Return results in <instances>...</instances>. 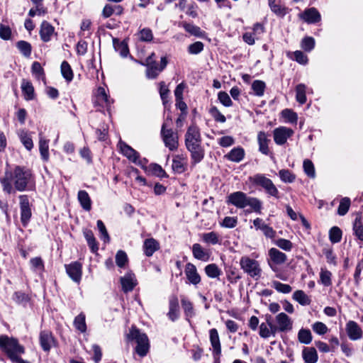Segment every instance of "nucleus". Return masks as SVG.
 <instances>
[{"instance_id": "nucleus-1", "label": "nucleus", "mask_w": 363, "mask_h": 363, "mask_svg": "<svg viewBox=\"0 0 363 363\" xmlns=\"http://www.w3.org/2000/svg\"><path fill=\"white\" fill-rule=\"evenodd\" d=\"M201 143V138L199 128L196 125L189 126L185 135V145L191 152L194 164L200 162L204 156Z\"/></svg>"}, {"instance_id": "nucleus-2", "label": "nucleus", "mask_w": 363, "mask_h": 363, "mask_svg": "<svg viewBox=\"0 0 363 363\" xmlns=\"http://www.w3.org/2000/svg\"><path fill=\"white\" fill-rule=\"evenodd\" d=\"M15 189L18 191H32L35 189V183L31 171L20 166H16L12 174Z\"/></svg>"}, {"instance_id": "nucleus-3", "label": "nucleus", "mask_w": 363, "mask_h": 363, "mask_svg": "<svg viewBox=\"0 0 363 363\" xmlns=\"http://www.w3.org/2000/svg\"><path fill=\"white\" fill-rule=\"evenodd\" d=\"M0 350L6 354L11 362L25 353V347L19 343L18 339L6 335H0Z\"/></svg>"}, {"instance_id": "nucleus-4", "label": "nucleus", "mask_w": 363, "mask_h": 363, "mask_svg": "<svg viewBox=\"0 0 363 363\" xmlns=\"http://www.w3.org/2000/svg\"><path fill=\"white\" fill-rule=\"evenodd\" d=\"M126 337L128 341L134 340L136 342L135 350L140 357H143L147 355L150 350V342L145 333H141L138 328L132 326Z\"/></svg>"}, {"instance_id": "nucleus-5", "label": "nucleus", "mask_w": 363, "mask_h": 363, "mask_svg": "<svg viewBox=\"0 0 363 363\" xmlns=\"http://www.w3.org/2000/svg\"><path fill=\"white\" fill-rule=\"evenodd\" d=\"M240 264L241 269L250 277L257 280L262 274V269L259 262L249 257L244 256L240 259Z\"/></svg>"}, {"instance_id": "nucleus-6", "label": "nucleus", "mask_w": 363, "mask_h": 363, "mask_svg": "<svg viewBox=\"0 0 363 363\" xmlns=\"http://www.w3.org/2000/svg\"><path fill=\"white\" fill-rule=\"evenodd\" d=\"M249 179L253 184L262 186L269 195L279 198V190L272 181L264 174H257Z\"/></svg>"}, {"instance_id": "nucleus-7", "label": "nucleus", "mask_w": 363, "mask_h": 363, "mask_svg": "<svg viewBox=\"0 0 363 363\" xmlns=\"http://www.w3.org/2000/svg\"><path fill=\"white\" fill-rule=\"evenodd\" d=\"M167 122H164L162 126L161 135L162 137L163 142L167 147L169 150L173 151L177 149L178 135L177 133L174 132L172 129H167Z\"/></svg>"}, {"instance_id": "nucleus-8", "label": "nucleus", "mask_w": 363, "mask_h": 363, "mask_svg": "<svg viewBox=\"0 0 363 363\" xmlns=\"http://www.w3.org/2000/svg\"><path fill=\"white\" fill-rule=\"evenodd\" d=\"M18 198L21 209V221L22 225L26 227L28 224L32 216L29 199L27 195H21Z\"/></svg>"}, {"instance_id": "nucleus-9", "label": "nucleus", "mask_w": 363, "mask_h": 363, "mask_svg": "<svg viewBox=\"0 0 363 363\" xmlns=\"http://www.w3.org/2000/svg\"><path fill=\"white\" fill-rule=\"evenodd\" d=\"M118 146L121 152L129 160L134 162L135 164H141V162L139 160V153L136 150H135L133 148H132L122 140L118 142Z\"/></svg>"}, {"instance_id": "nucleus-10", "label": "nucleus", "mask_w": 363, "mask_h": 363, "mask_svg": "<svg viewBox=\"0 0 363 363\" xmlns=\"http://www.w3.org/2000/svg\"><path fill=\"white\" fill-rule=\"evenodd\" d=\"M294 134L292 129L281 126L274 130V140L277 145H284L287 139Z\"/></svg>"}, {"instance_id": "nucleus-11", "label": "nucleus", "mask_w": 363, "mask_h": 363, "mask_svg": "<svg viewBox=\"0 0 363 363\" xmlns=\"http://www.w3.org/2000/svg\"><path fill=\"white\" fill-rule=\"evenodd\" d=\"M248 196L242 191H236L230 194L227 197V203H231L238 208L246 207Z\"/></svg>"}, {"instance_id": "nucleus-12", "label": "nucleus", "mask_w": 363, "mask_h": 363, "mask_svg": "<svg viewBox=\"0 0 363 363\" xmlns=\"http://www.w3.org/2000/svg\"><path fill=\"white\" fill-rule=\"evenodd\" d=\"M82 264L79 262H74L69 264H65L66 272L68 276L77 283H79L82 278Z\"/></svg>"}, {"instance_id": "nucleus-13", "label": "nucleus", "mask_w": 363, "mask_h": 363, "mask_svg": "<svg viewBox=\"0 0 363 363\" xmlns=\"http://www.w3.org/2000/svg\"><path fill=\"white\" fill-rule=\"evenodd\" d=\"M299 18L308 24H313L319 22L321 16L319 11L314 7L304 10L303 13L298 15Z\"/></svg>"}, {"instance_id": "nucleus-14", "label": "nucleus", "mask_w": 363, "mask_h": 363, "mask_svg": "<svg viewBox=\"0 0 363 363\" xmlns=\"http://www.w3.org/2000/svg\"><path fill=\"white\" fill-rule=\"evenodd\" d=\"M167 316L172 322L177 320L179 317V300L176 295H172L169 298V312Z\"/></svg>"}, {"instance_id": "nucleus-15", "label": "nucleus", "mask_w": 363, "mask_h": 363, "mask_svg": "<svg viewBox=\"0 0 363 363\" xmlns=\"http://www.w3.org/2000/svg\"><path fill=\"white\" fill-rule=\"evenodd\" d=\"M120 282L123 292L127 293L133 290L137 285V280L135 274L130 272H127L123 277H121Z\"/></svg>"}, {"instance_id": "nucleus-16", "label": "nucleus", "mask_w": 363, "mask_h": 363, "mask_svg": "<svg viewBox=\"0 0 363 363\" xmlns=\"http://www.w3.org/2000/svg\"><path fill=\"white\" fill-rule=\"evenodd\" d=\"M39 340L40 346L45 352H49L55 343V340L52 333L48 330L40 332Z\"/></svg>"}, {"instance_id": "nucleus-17", "label": "nucleus", "mask_w": 363, "mask_h": 363, "mask_svg": "<svg viewBox=\"0 0 363 363\" xmlns=\"http://www.w3.org/2000/svg\"><path fill=\"white\" fill-rule=\"evenodd\" d=\"M275 319L278 326L279 327V332H288L292 329L293 322L286 313H279L276 316Z\"/></svg>"}, {"instance_id": "nucleus-18", "label": "nucleus", "mask_w": 363, "mask_h": 363, "mask_svg": "<svg viewBox=\"0 0 363 363\" xmlns=\"http://www.w3.org/2000/svg\"><path fill=\"white\" fill-rule=\"evenodd\" d=\"M346 331L349 338L352 340H359L362 336V330L361 328L353 320L347 322L346 325Z\"/></svg>"}, {"instance_id": "nucleus-19", "label": "nucleus", "mask_w": 363, "mask_h": 363, "mask_svg": "<svg viewBox=\"0 0 363 363\" xmlns=\"http://www.w3.org/2000/svg\"><path fill=\"white\" fill-rule=\"evenodd\" d=\"M286 259V256L281 251H269V264L273 271H277V265L283 264Z\"/></svg>"}, {"instance_id": "nucleus-20", "label": "nucleus", "mask_w": 363, "mask_h": 363, "mask_svg": "<svg viewBox=\"0 0 363 363\" xmlns=\"http://www.w3.org/2000/svg\"><path fill=\"white\" fill-rule=\"evenodd\" d=\"M185 274L191 284L197 285L201 282V277L197 272L196 267L193 264H186L185 267Z\"/></svg>"}, {"instance_id": "nucleus-21", "label": "nucleus", "mask_w": 363, "mask_h": 363, "mask_svg": "<svg viewBox=\"0 0 363 363\" xmlns=\"http://www.w3.org/2000/svg\"><path fill=\"white\" fill-rule=\"evenodd\" d=\"M302 358L305 363H316L318 360L317 350L313 347H305L302 350Z\"/></svg>"}, {"instance_id": "nucleus-22", "label": "nucleus", "mask_w": 363, "mask_h": 363, "mask_svg": "<svg viewBox=\"0 0 363 363\" xmlns=\"http://www.w3.org/2000/svg\"><path fill=\"white\" fill-rule=\"evenodd\" d=\"M54 27L48 21H43L40 26V35L43 41L48 42L54 33Z\"/></svg>"}, {"instance_id": "nucleus-23", "label": "nucleus", "mask_w": 363, "mask_h": 363, "mask_svg": "<svg viewBox=\"0 0 363 363\" xmlns=\"http://www.w3.org/2000/svg\"><path fill=\"white\" fill-rule=\"evenodd\" d=\"M225 157L230 161L240 162L245 157V150L240 147H234Z\"/></svg>"}, {"instance_id": "nucleus-24", "label": "nucleus", "mask_w": 363, "mask_h": 363, "mask_svg": "<svg viewBox=\"0 0 363 363\" xmlns=\"http://www.w3.org/2000/svg\"><path fill=\"white\" fill-rule=\"evenodd\" d=\"M77 198L82 208L89 211L91 208V200L89 194L84 190H80L78 192Z\"/></svg>"}, {"instance_id": "nucleus-25", "label": "nucleus", "mask_w": 363, "mask_h": 363, "mask_svg": "<svg viewBox=\"0 0 363 363\" xmlns=\"http://www.w3.org/2000/svg\"><path fill=\"white\" fill-rule=\"evenodd\" d=\"M209 336L213 352H216L218 354L219 352H221V346L218 330L216 328L211 329Z\"/></svg>"}, {"instance_id": "nucleus-26", "label": "nucleus", "mask_w": 363, "mask_h": 363, "mask_svg": "<svg viewBox=\"0 0 363 363\" xmlns=\"http://www.w3.org/2000/svg\"><path fill=\"white\" fill-rule=\"evenodd\" d=\"M21 89L26 100L30 101L34 99V88L30 82L23 79L21 83Z\"/></svg>"}, {"instance_id": "nucleus-27", "label": "nucleus", "mask_w": 363, "mask_h": 363, "mask_svg": "<svg viewBox=\"0 0 363 363\" xmlns=\"http://www.w3.org/2000/svg\"><path fill=\"white\" fill-rule=\"evenodd\" d=\"M257 140L259 143V150L264 155H268L269 147L268 143L269 140L264 132H259L257 135Z\"/></svg>"}, {"instance_id": "nucleus-28", "label": "nucleus", "mask_w": 363, "mask_h": 363, "mask_svg": "<svg viewBox=\"0 0 363 363\" xmlns=\"http://www.w3.org/2000/svg\"><path fill=\"white\" fill-rule=\"evenodd\" d=\"M181 24L184 30L192 35L202 38L205 35V32L201 30V28L197 26L189 23L187 22H182Z\"/></svg>"}, {"instance_id": "nucleus-29", "label": "nucleus", "mask_w": 363, "mask_h": 363, "mask_svg": "<svg viewBox=\"0 0 363 363\" xmlns=\"http://www.w3.org/2000/svg\"><path fill=\"white\" fill-rule=\"evenodd\" d=\"M251 89L252 90V94L258 96L262 97L264 96L265 89H266V84L262 80H255L251 85Z\"/></svg>"}, {"instance_id": "nucleus-30", "label": "nucleus", "mask_w": 363, "mask_h": 363, "mask_svg": "<svg viewBox=\"0 0 363 363\" xmlns=\"http://www.w3.org/2000/svg\"><path fill=\"white\" fill-rule=\"evenodd\" d=\"M186 166V162L184 161V159L179 156H176L172 160V167L176 173L181 174L185 172Z\"/></svg>"}, {"instance_id": "nucleus-31", "label": "nucleus", "mask_w": 363, "mask_h": 363, "mask_svg": "<svg viewBox=\"0 0 363 363\" xmlns=\"http://www.w3.org/2000/svg\"><path fill=\"white\" fill-rule=\"evenodd\" d=\"M297 337L298 342L304 345H309L313 340L311 332L307 328L300 329Z\"/></svg>"}, {"instance_id": "nucleus-32", "label": "nucleus", "mask_w": 363, "mask_h": 363, "mask_svg": "<svg viewBox=\"0 0 363 363\" xmlns=\"http://www.w3.org/2000/svg\"><path fill=\"white\" fill-rule=\"evenodd\" d=\"M75 328L80 333H85L86 331V316L84 313H80L74 318L73 322Z\"/></svg>"}, {"instance_id": "nucleus-33", "label": "nucleus", "mask_w": 363, "mask_h": 363, "mask_svg": "<svg viewBox=\"0 0 363 363\" xmlns=\"http://www.w3.org/2000/svg\"><path fill=\"white\" fill-rule=\"evenodd\" d=\"M18 135L24 147L28 150H30L33 147V143L28 133L22 129L18 131Z\"/></svg>"}, {"instance_id": "nucleus-34", "label": "nucleus", "mask_w": 363, "mask_h": 363, "mask_svg": "<svg viewBox=\"0 0 363 363\" xmlns=\"http://www.w3.org/2000/svg\"><path fill=\"white\" fill-rule=\"evenodd\" d=\"M96 100L101 105L109 106L111 104L109 97L108 96L106 90L103 87H99L96 91Z\"/></svg>"}, {"instance_id": "nucleus-35", "label": "nucleus", "mask_w": 363, "mask_h": 363, "mask_svg": "<svg viewBox=\"0 0 363 363\" xmlns=\"http://www.w3.org/2000/svg\"><path fill=\"white\" fill-rule=\"evenodd\" d=\"M293 298L302 306H308L311 303L310 298L302 290H297L293 294Z\"/></svg>"}, {"instance_id": "nucleus-36", "label": "nucleus", "mask_w": 363, "mask_h": 363, "mask_svg": "<svg viewBox=\"0 0 363 363\" xmlns=\"http://www.w3.org/2000/svg\"><path fill=\"white\" fill-rule=\"evenodd\" d=\"M306 86L303 84H299L296 87V99L300 104H304L306 102Z\"/></svg>"}, {"instance_id": "nucleus-37", "label": "nucleus", "mask_w": 363, "mask_h": 363, "mask_svg": "<svg viewBox=\"0 0 363 363\" xmlns=\"http://www.w3.org/2000/svg\"><path fill=\"white\" fill-rule=\"evenodd\" d=\"M246 206H250L252 211L260 214L262 208V203L257 198L248 196Z\"/></svg>"}, {"instance_id": "nucleus-38", "label": "nucleus", "mask_w": 363, "mask_h": 363, "mask_svg": "<svg viewBox=\"0 0 363 363\" xmlns=\"http://www.w3.org/2000/svg\"><path fill=\"white\" fill-rule=\"evenodd\" d=\"M181 302L185 315L187 318L193 317L195 313L192 303L184 297L182 298Z\"/></svg>"}, {"instance_id": "nucleus-39", "label": "nucleus", "mask_w": 363, "mask_h": 363, "mask_svg": "<svg viewBox=\"0 0 363 363\" xmlns=\"http://www.w3.org/2000/svg\"><path fill=\"white\" fill-rule=\"evenodd\" d=\"M61 73L67 82H69L73 79L72 69L67 61H63L61 65Z\"/></svg>"}, {"instance_id": "nucleus-40", "label": "nucleus", "mask_w": 363, "mask_h": 363, "mask_svg": "<svg viewBox=\"0 0 363 363\" xmlns=\"http://www.w3.org/2000/svg\"><path fill=\"white\" fill-rule=\"evenodd\" d=\"M11 180H13L12 174H11V177H9L8 173H6L5 177H2L0 180L3 187V190L7 194H11L12 192H15L11 183Z\"/></svg>"}, {"instance_id": "nucleus-41", "label": "nucleus", "mask_w": 363, "mask_h": 363, "mask_svg": "<svg viewBox=\"0 0 363 363\" xmlns=\"http://www.w3.org/2000/svg\"><path fill=\"white\" fill-rule=\"evenodd\" d=\"M148 67L146 72L147 77L149 79H155L157 77L159 73L162 72V69L157 66L156 62H153V63L147 64Z\"/></svg>"}, {"instance_id": "nucleus-42", "label": "nucleus", "mask_w": 363, "mask_h": 363, "mask_svg": "<svg viewBox=\"0 0 363 363\" xmlns=\"http://www.w3.org/2000/svg\"><path fill=\"white\" fill-rule=\"evenodd\" d=\"M97 228L100 233V238L105 243H108L110 241V237L107 232L106 228L102 220H98L96 222Z\"/></svg>"}, {"instance_id": "nucleus-43", "label": "nucleus", "mask_w": 363, "mask_h": 363, "mask_svg": "<svg viewBox=\"0 0 363 363\" xmlns=\"http://www.w3.org/2000/svg\"><path fill=\"white\" fill-rule=\"evenodd\" d=\"M205 272L206 275L210 278H217L221 274L220 269L216 264H208L205 267Z\"/></svg>"}, {"instance_id": "nucleus-44", "label": "nucleus", "mask_w": 363, "mask_h": 363, "mask_svg": "<svg viewBox=\"0 0 363 363\" xmlns=\"http://www.w3.org/2000/svg\"><path fill=\"white\" fill-rule=\"evenodd\" d=\"M16 47L25 57H30L31 54V45L24 40H20L16 43Z\"/></svg>"}, {"instance_id": "nucleus-45", "label": "nucleus", "mask_w": 363, "mask_h": 363, "mask_svg": "<svg viewBox=\"0 0 363 363\" xmlns=\"http://www.w3.org/2000/svg\"><path fill=\"white\" fill-rule=\"evenodd\" d=\"M39 150L42 158L45 161L48 160L49 158L48 141L42 137L39 140Z\"/></svg>"}, {"instance_id": "nucleus-46", "label": "nucleus", "mask_w": 363, "mask_h": 363, "mask_svg": "<svg viewBox=\"0 0 363 363\" xmlns=\"http://www.w3.org/2000/svg\"><path fill=\"white\" fill-rule=\"evenodd\" d=\"M269 6L271 11L279 17L283 18L288 13L287 8L281 4L275 3Z\"/></svg>"}, {"instance_id": "nucleus-47", "label": "nucleus", "mask_w": 363, "mask_h": 363, "mask_svg": "<svg viewBox=\"0 0 363 363\" xmlns=\"http://www.w3.org/2000/svg\"><path fill=\"white\" fill-rule=\"evenodd\" d=\"M281 180L285 183H292L295 180V175L289 169H281L279 172Z\"/></svg>"}, {"instance_id": "nucleus-48", "label": "nucleus", "mask_w": 363, "mask_h": 363, "mask_svg": "<svg viewBox=\"0 0 363 363\" xmlns=\"http://www.w3.org/2000/svg\"><path fill=\"white\" fill-rule=\"evenodd\" d=\"M84 235L91 250H98L97 242L93 232L90 230H86L84 232Z\"/></svg>"}, {"instance_id": "nucleus-49", "label": "nucleus", "mask_w": 363, "mask_h": 363, "mask_svg": "<svg viewBox=\"0 0 363 363\" xmlns=\"http://www.w3.org/2000/svg\"><path fill=\"white\" fill-rule=\"evenodd\" d=\"M281 116L291 123H296L298 120L296 113L289 108L284 109L281 111Z\"/></svg>"}, {"instance_id": "nucleus-50", "label": "nucleus", "mask_w": 363, "mask_h": 363, "mask_svg": "<svg viewBox=\"0 0 363 363\" xmlns=\"http://www.w3.org/2000/svg\"><path fill=\"white\" fill-rule=\"evenodd\" d=\"M353 230L358 239L363 240V225L360 217L356 218L353 225Z\"/></svg>"}, {"instance_id": "nucleus-51", "label": "nucleus", "mask_w": 363, "mask_h": 363, "mask_svg": "<svg viewBox=\"0 0 363 363\" xmlns=\"http://www.w3.org/2000/svg\"><path fill=\"white\" fill-rule=\"evenodd\" d=\"M350 206V199L348 197L342 199L337 208V213L340 216H345L347 213Z\"/></svg>"}, {"instance_id": "nucleus-52", "label": "nucleus", "mask_w": 363, "mask_h": 363, "mask_svg": "<svg viewBox=\"0 0 363 363\" xmlns=\"http://www.w3.org/2000/svg\"><path fill=\"white\" fill-rule=\"evenodd\" d=\"M303 167L304 172L308 177L314 178L315 177V167L313 162L309 160H305L303 161Z\"/></svg>"}, {"instance_id": "nucleus-53", "label": "nucleus", "mask_w": 363, "mask_h": 363, "mask_svg": "<svg viewBox=\"0 0 363 363\" xmlns=\"http://www.w3.org/2000/svg\"><path fill=\"white\" fill-rule=\"evenodd\" d=\"M138 38L143 42H150L153 38V34L151 29L145 28L138 33Z\"/></svg>"}, {"instance_id": "nucleus-54", "label": "nucleus", "mask_w": 363, "mask_h": 363, "mask_svg": "<svg viewBox=\"0 0 363 363\" xmlns=\"http://www.w3.org/2000/svg\"><path fill=\"white\" fill-rule=\"evenodd\" d=\"M209 113L216 122L225 123L226 121L225 116L222 114L216 106H211L210 108Z\"/></svg>"}, {"instance_id": "nucleus-55", "label": "nucleus", "mask_w": 363, "mask_h": 363, "mask_svg": "<svg viewBox=\"0 0 363 363\" xmlns=\"http://www.w3.org/2000/svg\"><path fill=\"white\" fill-rule=\"evenodd\" d=\"M330 240L332 242H338L342 238V231L336 226L333 227L329 232Z\"/></svg>"}, {"instance_id": "nucleus-56", "label": "nucleus", "mask_w": 363, "mask_h": 363, "mask_svg": "<svg viewBox=\"0 0 363 363\" xmlns=\"http://www.w3.org/2000/svg\"><path fill=\"white\" fill-rule=\"evenodd\" d=\"M204 45L201 41H196L192 44H190L188 47V52L191 55H198L203 50Z\"/></svg>"}, {"instance_id": "nucleus-57", "label": "nucleus", "mask_w": 363, "mask_h": 363, "mask_svg": "<svg viewBox=\"0 0 363 363\" xmlns=\"http://www.w3.org/2000/svg\"><path fill=\"white\" fill-rule=\"evenodd\" d=\"M273 287L279 292L283 294H289L291 291L292 288L290 285L283 284L278 281H273Z\"/></svg>"}, {"instance_id": "nucleus-58", "label": "nucleus", "mask_w": 363, "mask_h": 363, "mask_svg": "<svg viewBox=\"0 0 363 363\" xmlns=\"http://www.w3.org/2000/svg\"><path fill=\"white\" fill-rule=\"evenodd\" d=\"M332 274L330 271L321 269L320 273V279L321 283L325 286H329L332 284L331 281Z\"/></svg>"}, {"instance_id": "nucleus-59", "label": "nucleus", "mask_w": 363, "mask_h": 363, "mask_svg": "<svg viewBox=\"0 0 363 363\" xmlns=\"http://www.w3.org/2000/svg\"><path fill=\"white\" fill-rule=\"evenodd\" d=\"M312 329L315 333L320 335H325L328 331V328L326 325L319 321H317L312 325Z\"/></svg>"}, {"instance_id": "nucleus-60", "label": "nucleus", "mask_w": 363, "mask_h": 363, "mask_svg": "<svg viewBox=\"0 0 363 363\" xmlns=\"http://www.w3.org/2000/svg\"><path fill=\"white\" fill-rule=\"evenodd\" d=\"M315 47V40L312 37H306L301 41V48L306 52L311 51Z\"/></svg>"}, {"instance_id": "nucleus-61", "label": "nucleus", "mask_w": 363, "mask_h": 363, "mask_svg": "<svg viewBox=\"0 0 363 363\" xmlns=\"http://www.w3.org/2000/svg\"><path fill=\"white\" fill-rule=\"evenodd\" d=\"M218 99L225 107H230L233 105L231 99L225 91H220L218 94Z\"/></svg>"}, {"instance_id": "nucleus-62", "label": "nucleus", "mask_w": 363, "mask_h": 363, "mask_svg": "<svg viewBox=\"0 0 363 363\" xmlns=\"http://www.w3.org/2000/svg\"><path fill=\"white\" fill-rule=\"evenodd\" d=\"M203 240L208 244H216L218 242V238L216 233L210 232L203 235Z\"/></svg>"}, {"instance_id": "nucleus-63", "label": "nucleus", "mask_w": 363, "mask_h": 363, "mask_svg": "<svg viewBox=\"0 0 363 363\" xmlns=\"http://www.w3.org/2000/svg\"><path fill=\"white\" fill-rule=\"evenodd\" d=\"M32 73L38 79H40L44 75L43 69L41 65L38 62H34L31 67Z\"/></svg>"}, {"instance_id": "nucleus-64", "label": "nucleus", "mask_w": 363, "mask_h": 363, "mask_svg": "<svg viewBox=\"0 0 363 363\" xmlns=\"http://www.w3.org/2000/svg\"><path fill=\"white\" fill-rule=\"evenodd\" d=\"M128 261V257L124 251H118L116 256V262L119 267H123Z\"/></svg>"}]
</instances>
